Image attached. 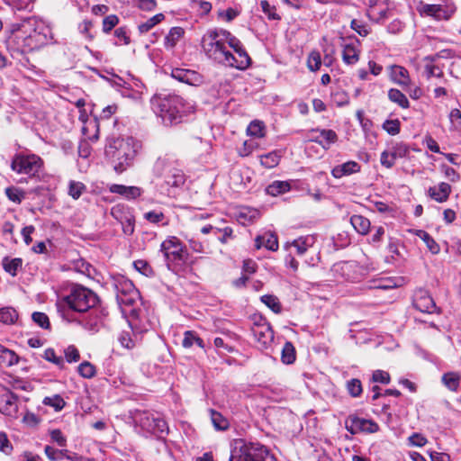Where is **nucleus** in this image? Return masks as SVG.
<instances>
[{"mask_svg": "<svg viewBox=\"0 0 461 461\" xmlns=\"http://www.w3.org/2000/svg\"><path fill=\"white\" fill-rule=\"evenodd\" d=\"M202 46L209 59L226 67L245 69L250 64L240 41L226 30H209L203 36Z\"/></svg>", "mask_w": 461, "mask_h": 461, "instance_id": "1", "label": "nucleus"}, {"mask_svg": "<svg viewBox=\"0 0 461 461\" xmlns=\"http://www.w3.org/2000/svg\"><path fill=\"white\" fill-rule=\"evenodd\" d=\"M150 103L154 113L167 126L179 123L185 113L184 99L176 95L157 94Z\"/></svg>", "mask_w": 461, "mask_h": 461, "instance_id": "2", "label": "nucleus"}, {"mask_svg": "<svg viewBox=\"0 0 461 461\" xmlns=\"http://www.w3.org/2000/svg\"><path fill=\"white\" fill-rule=\"evenodd\" d=\"M136 145L133 138H126L117 139L108 146L105 152L117 173H122L131 165L137 152Z\"/></svg>", "mask_w": 461, "mask_h": 461, "instance_id": "3", "label": "nucleus"}, {"mask_svg": "<svg viewBox=\"0 0 461 461\" xmlns=\"http://www.w3.org/2000/svg\"><path fill=\"white\" fill-rule=\"evenodd\" d=\"M9 35L5 40L6 49L13 59H18L33 50L28 36L25 34L20 22L12 23L8 27Z\"/></svg>", "mask_w": 461, "mask_h": 461, "instance_id": "4", "label": "nucleus"}, {"mask_svg": "<svg viewBox=\"0 0 461 461\" xmlns=\"http://www.w3.org/2000/svg\"><path fill=\"white\" fill-rule=\"evenodd\" d=\"M63 301L70 310L85 312L95 306L98 303V297L91 290L82 285H76L72 287L69 294Z\"/></svg>", "mask_w": 461, "mask_h": 461, "instance_id": "5", "label": "nucleus"}, {"mask_svg": "<svg viewBox=\"0 0 461 461\" xmlns=\"http://www.w3.org/2000/svg\"><path fill=\"white\" fill-rule=\"evenodd\" d=\"M25 34L28 36L33 50L49 43L51 40V30L42 21L29 17L20 22Z\"/></svg>", "mask_w": 461, "mask_h": 461, "instance_id": "6", "label": "nucleus"}, {"mask_svg": "<svg viewBox=\"0 0 461 461\" xmlns=\"http://www.w3.org/2000/svg\"><path fill=\"white\" fill-rule=\"evenodd\" d=\"M232 453L229 461H276L268 449L258 443H242L236 454Z\"/></svg>", "mask_w": 461, "mask_h": 461, "instance_id": "7", "label": "nucleus"}, {"mask_svg": "<svg viewBox=\"0 0 461 461\" xmlns=\"http://www.w3.org/2000/svg\"><path fill=\"white\" fill-rule=\"evenodd\" d=\"M42 160L40 157L32 155L17 154L14 157L11 168L18 174L34 176L41 169Z\"/></svg>", "mask_w": 461, "mask_h": 461, "instance_id": "8", "label": "nucleus"}, {"mask_svg": "<svg viewBox=\"0 0 461 461\" xmlns=\"http://www.w3.org/2000/svg\"><path fill=\"white\" fill-rule=\"evenodd\" d=\"M155 169L159 172L167 186L178 187L185 183V175L182 170L171 167L164 159L156 162Z\"/></svg>", "mask_w": 461, "mask_h": 461, "instance_id": "9", "label": "nucleus"}, {"mask_svg": "<svg viewBox=\"0 0 461 461\" xmlns=\"http://www.w3.org/2000/svg\"><path fill=\"white\" fill-rule=\"evenodd\" d=\"M419 12L422 16H429L435 20H448L456 11V7L452 2L444 5L420 4Z\"/></svg>", "mask_w": 461, "mask_h": 461, "instance_id": "10", "label": "nucleus"}, {"mask_svg": "<svg viewBox=\"0 0 461 461\" xmlns=\"http://www.w3.org/2000/svg\"><path fill=\"white\" fill-rule=\"evenodd\" d=\"M160 251L167 263L169 261L184 260L185 258V246L175 236H169L161 243Z\"/></svg>", "mask_w": 461, "mask_h": 461, "instance_id": "11", "label": "nucleus"}, {"mask_svg": "<svg viewBox=\"0 0 461 461\" xmlns=\"http://www.w3.org/2000/svg\"><path fill=\"white\" fill-rule=\"evenodd\" d=\"M345 427L351 434H357L359 432L375 433L379 429L378 424L374 420L359 418L355 415H350L346 419Z\"/></svg>", "mask_w": 461, "mask_h": 461, "instance_id": "12", "label": "nucleus"}, {"mask_svg": "<svg viewBox=\"0 0 461 461\" xmlns=\"http://www.w3.org/2000/svg\"><path fill=\"white\" fill-rule=\"evenodd\" d=\"M251 332L261 349L267 348L274 339V331L270 324L265 321L255 322Z\"/></svg>", "mask_w": 461, "mask_h": 461, "instance_id": "13", "label": "nucleus"}, {"mask_svg": "<svg viewBox=\"0 0 461 461\" xmlns=\"http://www.w3.org/2000/svg\"><path fill=\"white\" fill-rule=\"evenodd\" d=\"M413 305L420 312L426 313H434L438 310L433 298L426 291L416 293Z\"/></svg>", "mask_w": 461, "mask_h": 461, "instance_id": "14", "label": "nucleus"}, {"mask_svg": "<svg viewBox=\"0 0 461 461\" xmlns=\"http://www.w3.org/2000/svg\"><path fill=\"white\" fill-rule=\"evenodd\" d=\"M357 265L354 261H345L335 264L333 270L343 278L355 282L358 279Z\"/></svg>", "mask_w": 461, "mask_h": 461, "instance_id": "15", "label": "nucleus"}, {"mask_svg": "<svg viewBox=\"0 0 461 461\" xmlns=\"http://www.w3.org/2000/svg\"><path fill=\"white\" fill-rule=\"evenodd\" d=\"M17 396L7 392L0 398V411L7 416H14L17 413Z\"/></svg>", "mask_w": 461, "mask_h": 461, "instance_id": "16", "label": "nucleus"}, {"mask_svg": "<svg viewBox=\"0 0 461 461\" xmlns=\"http://www.w3.org/2000/svg\"><path fill=\"white\" fill-rule=\"evenodd\" d=\"M113 288L116 293V299H119L125 295H134L135 292L138 291L133 283L125 278L124 276H120L113 281Z\"/></svg>", "mask_w": 461, "mask_h": 461, "instance_id": "17", "label": "nucleus"}, {"mask_svg": "<svg viewBox=\"0 0 461 461\" xmlns=\"http://www.w3.org/2000/svg\"><path fill=\"white\" fill-rule=\"evenodd\" d=\"M173 78L188 85H196L200 82V76L194 70L174 68L171 72Z\"/></svg>", "mask_w": 461, "mask_h": 461, "instance_id": "18", "label": "nucleus"}, {"mask_svg": "<svg viewBox=\"0 0 461 461\" xmlns=\"http://www.w3.org/2000/svg\"><path fill=\"white\" fill-rule=\"evenodd\" d=\"M316 241V239L312 235L302 236L295 239L291 243L287 242L285 248L294 247L296 249V253L300 256L303 255L309 248H312Z\"/></svg>", "mask_w": 461, "mask_h": 461, "instance_id": "19", "label": "nucleus"}, {"mask_svg": "<svg viewBox=\"0 0 461 461\" xmlns=\"http://www.w3.org/2000/svg\"><path fill=\"white\" fill-rule=\"evenodd\" d=\"M360 165L356 161H348L341 165L334 167L331 170V175L335 178H341L345 176H349L360 171Z\"/></svg>", "mask_w": 461, "mask_h": 461, "instance_id": "20", "label": "nucleus"}, {"mask_svg": "<svg viewBox=\"0 0 461 461\" xmlns=\"http://www.w3.org/2000/svg\"><path fill=\"white\" fill-rule=\"evenodd\" d=\"M389 76L392 81L400 86H408L410 83L408 70L398 65L389 67Z\"/></svg>", "mask_w": 461, "mask_h": 461, "instance_id": "21", "label": "nucleus"}, {"mask_svg": "<svg viewBox=\"0 0 461 461\" xmlns=\"http://www.w3.org/2000/svg\"><path fill=\"white\" fill-rule=\"evenodd\" d=\"M255 246L258 249L261 247H265L271 251H276L278 249L277 236L272 232L259 235L255 240Z\"/></svg>", "mask_w": 461, "mask_h": 461, "instance_id": "22", "label": "nucleus"}, {"mask_svg": "<svg viewBox=\"0 0 461 461\" xmlns=\"http://www.w3.org/2000/svg\"><path fill=\"white\" fill-rule=\"evenodd\" d=\"M109 190L113 194H118L127 199H135L139 197L142 191L137 186H126L123 185L113 184L109 187Z\"/></svg>", "mask_w": 461, "mask_h": 461, "instance_id": "23", "label": "nucleus"}, {"mask_svg": "<svg viewBox=\"0 0 461 461\" xmlns=\"http://www.w3.org/2000/svg\"><path fill=\"white\" fill-rule=\"evenodd\" d=\"M360 50L354 43H347L343 45L342 59L347 65H355L358 62Z\"/></svg>", "mask_w": 461, "mask_h": 461, "instance_id": "24", "label": "nucleus"}, {"mask_svg": "<svg viewBox=\"0 0 461 461\" xmlns=\"http://www.w3.org/2000/svg\"><path fill=\"white\" fill-rule=\"evenodd\" d=\"M451 192V186L447 183H440L438 186L429 187V195L438 203L446 202Z\"/></svg>", "mask_w": 461, "mask_h": 461, "instance_id": "25", "label": "nucleus"}, {"mask_svg": "<svg viewBox=\"0 0 461 461\" xmlns=\"http://www.w3.org/2000/svg\"><path fill=\"white\" fill-rule=\"evenodd\" d=\"M139 299V292L136 291L135 294L131 295H125L122 296L117 300L118 304L120 305L122 312L124 314L130 313L132 315L137 314V311L135 309V304L137 303V301Z\"/></svg>", "mask_w": 461, "mask_h": 461, "instance_id": "26", "label": "nucleus"}, {"mask_svg": "<svg viewBox=\"0 0 461 461\" xmlns=\"http://www.w3.org/2000/svg\"><path fill=\"white\" fill-rule=\"evenodd\" d=\"M315 131L320 133V135L316 137L315 141L320 143L326 149L338 140L336 132L332 130H316Z\"/></svg>", "mask_w": 461, "mask_h": 461, "instance_id": "27", "label": "nucleus"}, {"mask_svg": "<svg viewBox=\"0 0 461 461\" xmlns=\"http://www.w3.org/2000/svg\"><path fill=\"white\" fill-rule=\"evenodd\" d=\"M350 223L356 231L361 235H366L370 230V221L362 215H353L350 217Z\"/></svg>", "mask_w": 461, "mask_h": 461, "instance_id": "28", "label": "nucleus"}, {"mask_svg": "<svg viewBox=\"0 0 461 461\" xmlns=\"http://www.w3.org/2000/svg\"><path fill=\"white\" fill-rule=\"evenodd\" d=\"M290 188L289 182L276 180L267 186L266 192L269 195L276 196L288 192Z\"/></svg>", "mask_w": 461, "mask_h": 461, "instance_id": "29", "label": "nucleus"}, {"mask_svg": "<svg viewBox=\"0 0 461 461\" xmlns=\"http://www.w3.org/2000/svg\"><path fill=\"white\" fill-rule=\"evenodd\" d=\"M185 31L181 27H173L165 38V47L173 49L179 40L184 36Z\"/></svg>", "mask_w": 461, "mask_h": 461, "instance_id": "30", "label": "nucleus"}, {"mask_svg": "<svg viewBox=\"0 0 461 461\" xmlns=\"http://www.w3.org/2000/svg\"><path fill=\"white\" fill-rule=\"evenodd\" d=\"M18 363V356L4 346L0 345V366H11Z\"/></svg>", "mask_w": 461, "mask_h": 461, "instance_id": "31", "label": "nucleus"}, {"mask_svg": "<svg viewBox=\"0 0 461 461\" xmlns=\"http://www.w3.org/2000/svg\"><path fill=\"white\" fill-rule=\"evenodd\" d=\"M460 375L456 372H447L445 373L442 377L441 381L443 384L448 388L451 391H457L460 384Z\"/></svg>", "mask_w": 461, "mask_h": 461, "instance_id": "32", "label": "nucleus"}, {"mask_svg": "<svg viewBox=\"0 0 461 461\" xmlns=\"http://www.w3.org/2000/svg\"><path fill=\"white\" fill-rule=\"evenodd\" d=\"M2 265L7 273L15 276L17 275V271L22 268L23 260L20 258H9L8 257H5L3 258Z\"/></svg>", "mask_w": 461, "mask_h": 461, "instance_id": "33", "label": "nucleus"}, {"mask_svg": "<svg viewBox=\"0 0 461 461\" xmlns=\"http://www.w3.org/2000/svg\"><path fill=\"white\" fill-rule=\"evenodd\" d=\"M211 420L216 430L224 431L229 429V420L220 412L210 410Z\"/></svg>", "mask_w": 461, "mask_h": 461, "instance_id": "34", "label": "nucleus"}, {"mask_svg": "<svg viewBox=\"0 0 461 461\" xmlns=\"http://www.w3.org/2000/svg\"><path fill=\"white\" fill-rule=\"evenodd\" d=\"M388 98L391 102L397 104L402 108H408L410 103L406 95L402 93L399 89L392 88L388 91Z\"/></svg>", "mask_w": 461, "mask_h": 461, "instance_id": "35", "label": "nucleus"}, {"mask_svg": "<svg viewBox=\"0 0 461 461\" xmlns=\"http://www.w3.org/2000/svg\"><path fill=\"white\" fill-rule=\"evenodd\" d=\"M164 19L165 15L163 14H158L148 19L146 22L140 23L138 25V30L140 33H146Z\"/></svg>", "mask_w": 461, "mask_h": 461, "instance_id": "36", "label": "nucleus"}, {"mask_svg": "<svg viewBox=\"0 0 461 461\" xmlns=\"http://www.w3.org/2000/svg\"><path fill=\"white\" fill-rule=\"evenodd\" d=\"M281 359H282V362L286 365H290L294 362L295 348L292 342L287 341L285 343L283 349H282Z\"/></svg>", "mask_w": 461, "mask_h": 461, "instance_id": "37", "label": "nucleus"}, {"mask_svg": "<svg viewBox=\"0 0 461 461\" xmlns=\"http://www.w3.org/2000/svg\"><path fill=\"white\" fill-rule=\"evenodd\" d=\"M18 318V313L12 307H3L0 309V321L5 324H13Z\"/></svg>", "mask_w": 461, "mask_h": 461, "instance_id": "38", "label": "nucleus"}, {"mask_svg": "<svg viewBox=\"0 0 461 461\" xmlns=\"http://www.w3.org/2000/svg\"><path fill=\"white\" fill-rule=\"evenodd\" d=\"M280 156L277 152L273 151L260 156V163L267 168H273L278 165Z\"/></svg>", "mask_w": 461, "mask_h": 461, "instance_id": "39", "label": "nucleus"}, {"mask_svg": "<svg viewBox=\"0 0 461 461\" xmlns=\"http://www.w3.org/2000/svg\"><path fill=\"white\" fill-rule=\"evenodd\" d=\"M261 302L270 308L275 313H279L282 307L278 298L272 294H265L260 298Z\"/></svg>", "mask_w": 461, "mask_h": 461, "instance_id": "40", "label": "nucleus"}, {"mask_svg": "<svg viewBox=\"0 0 461 461\" xmlns=\"http://www.w3.org/2000/svg\"><path fill=\"white\" fill-rule=\"evenodd\" d=\"M249 135L256 138H262L265 135V126L262 122L253 121L247 128Z\"/></svg>", "mask_w": 461, "mask_h": 461, "instance_id": "41", "label": "nucleus"}, {"mask_svg": "<svg viewBox=\"0 0 461 461\" xmlns=\"http://www.w3.org/2000/svg\"><path fill=\"white\" fill-rule=\"evenodd\" d=\"M43 404L51 406L56 411H61L65 406V401L59 394L45 397L42 401Z\"/></svg>", "mask_w": 461, "mask_h": 461, "instance_id": "42", "label": "nucleus"}, {"mask_svg": "<svg viewBox=\"0 0 461 461\" xmlns=\"http://www.w3.org/2000/svg\"><path fill=\"white\" fill-rule=\"evenodd\" d=\"M6 5L17 10H32L34 0H4Z\"/></svg>", "mask_w": 461, "mask_h": 461, "instance_id": "43", "label": "nucleus"}, {"mask_svg": "<svg viewBox=\"0 0 461 461\" xmlns=\"http://www.w3.org/2000/svg\"><path fill=\"white\" fill-rule=\"evenodd\" d=\"M347 390L352 397H358L362 393V384L359 379L352 378L347 382Z\"/></svg>", "mask_w": 461, "mask_h": 461, "instance_id": "44", "label": "nucleus"}, {"mask_svg": "<svg viewBox=\"0 0 461 461\" xmlns=\"http://www.w3.org/2000/svg\"><path fill=\"white\" fill-rule=\"evenodd\" d=\"M321 65V58L318 51H312L307 59V67L311 71H317Z\"/></svg>", "mask_w": 461, "mask_h": 461, "instance_id": "45", "label": "nucleus"}, {"mask_svg": "<svg viewBox=\"0 0 461 461\" xmlns=\"http://www.w3.org/2000/svg\"><path fill=\"white\" fill-rule=\"evenodd\" d=\"M85 189L86 186L83 183L71 180L68 185V194L73 199H78Z\"/></svg>", "mask_w": 461, "mask_h": 461, "instance_id": "46", "label": "nucleus"}, {"mask_svg": "<svg viewBox=\"0 0 461 461\" xmlns=\"http://www.w3.org/2000/svg\"><path fill=\"white\" fill-rule=\"evenodd\" d=\"M32 321L42 329H50V323L49 317L46 313L41 312H35L32 315Z\"/></svg>", "mask_w": 461, "mask_h": 461, "instance_id": "47", "label": "nucleus"}, {"mask_svg": "<svg viewBox=\"0 0 461 461\" xmlns=\"http://www.w3.org/2000/svg\"><path fill=\"white\" fill-rule=\"evenodd\" d=\"M420 237L426 243L427 248L432 254H438L440 250L438 244L426 231H420Z\"/></svg>", "mask_w": 461, "mask_h": 461, "instance_id": "48", "label": "nucleus"}, {"mask_svg": "<svg viewBox=\"0 0 461 461\" xmlns=\"http://www.w3.org/2000/svg\"><path fill=\"white\" fill-rule=\"evenodd\" d=\"M78 373L85 378H92L95 375V368L91 363L85 361L78 366Z\"/></svg>", "mask_w": 461, "mask_h": 461, "instance_id": "49", "label": "nucleus"}, {"mask_svg": "<svg viewBox=\"0 0 461 461\" xmlns=\"http://www.w3.org/2000/svg\"><path fill=\"white\" fill-rule=\"evenodd\" d=\"M121 224L125 235L130 236L134 232L135 219L131 213H128Z\"/></svg>", "mask_w": 461, "mask_h": 461, "instance_id": "50", "label": "nucleus"}, {"mask_svg": "<svg viewBox=\"0 0 461 461\" xmlns=\"http://www.w3.org/2000/svg\"><path fill=\"white\" fill-rule=\"evenodd\" d=\"M119 23V18L115 14H110L103 20V32H110Z\"/></svg>", "mask_w": 461, "mask_h": 461, "instance_id": "51", "label": "nucleus"}, {"mask_svg": "<svg viewBox=\"0 0 461 461\" xmlns=\"http://www.w3.org/2000/svg\"><path fill=\"white\" fill-rule=\"evenodd\" d=\"M43 357L47 361L54 363L55 365H57L60 368H62L64 366V360H63L62 357L56 356L55 351H54L53 348H47L44 351Z\"/></svg>", "mask_w": 461, "mask_h": 461, "instance_id": "52", "label": "nucleus"}, {"mask_svg": "<svg viewBox=\"0 0 461 461\" xmlns=\"http://www.w3.org/2000/svg\"><path fill=\"white\" fill-rule=\"evenodd\" d=\"M5 194L9 200L16 203H20L24 197L23 192L16 187L6 188Z\"/></svg>", "mask_w": 461, "mask_h": 461, "instance_id": "53", "label": "nucleus"}, {"mask_svg": "<svg viewBox=\"0 0 461 461\" xmlns=\"http://www.w3.org/2000/svg\"><path fill=\"white\" fill-rule=\"evenodd\" d=\"M383 129L391 135H396L400 132V122L398 120H386L383 124Z\"/></svg>", "mask_w": 461, "mask_h": 461, "instance_id": "54", "label": "nucleus"}, {"mask_svg": "<svg viewBox=\"0 0 461 461\" xmlns=\"http://www.w3.org/2000/svg\"><path fill=\"white\" fill-rule=\"evenodd\" d=\"M260 6L262 11L271 20H279L280 16L276 13V7L271 5L267 1H261Z\"/></svg>", "mask_w": 461, "mask_h": 461, "instance_id": "55", "label": "nucleus"}, {"mask_svg": "<svg viewBox=\"0 0 461 461\" xmlns=\"http://www.w3.org/2000/svg\"><path fill=\"white\" fill-rule=\"evenodd\" d=\"M152 423H149L148 427L149 429H152L157 432H164L167 430V422L160 418H152Z\"/></svg>", "mask_w": 461, "mask_h": 461, "instance_id": "56", "label": "nucleus"}, {"mask_svg": "<svg viewBox=\"0 0 461 461\" xmlns=\"http://www.w3.org/2000/svg\"><path fill=\"white\" fill-rule=\"evenodd\" d=\"M131 213L128 208H124L121 205H116L112 208L111 214L114 219H116L120 223L126 218V215Z\"/></svg>", "mask_w": 461, "mask_h": 461, "instance_id": "57", "label": "nucleus"}, {"mask_svg": "<svg viewBox=\"0 0 461 461\" xmlns=\"http://www.w3.org/2000/svg\"><path fill=\"white\" fill-rule=\"evenodd\" d=\"M45 455L50 461H57L58 459H60V455H65L68 450H58L50 446H46L44 448Z\"/></svg>", "mask_w": 461, "mask_h": 461, "instance_id": "58", "label": "nucleus"}, {"mask_svg": "<svg viewBox=\"0 0 461 461\" xmlns=\"http://www.w3.org/2000/svg\"><path fill=\"white\" fill-rule=\"evenodd\" d=\"M391 152L393 154L394 160H396V158H398L405 157L408 154L409 149L405 144L397 143L394 146H393Z\"/></svg>", "mask_w": 461, "mask_h": 461, "instance_id": "59", "label": "nucleus"}, {"mask_svg": "<svg viewBox=\"0 0 461 461\" xmlns=\"http://www.w3.org/2000/svg\"><path fill=\"white\" fill-rule=\"evenodd\" d=\"M372 380L375 383H381L384 384H387L390 383V375L385 371L376 370L373 373Z\"/></svg>", "mask_w": 461, "mask_h": 461, "instance_id": "60", "label": "nucleus"}, {"mask_svg": "<svg viewBox=\"0 0 461 461\" xmlns=\"http://www.w3.org/2000/svg\"><path fill=\"white\" fill-rule=\"evenodd\" d=\"M144 218L151 223H158L165 219V215L159 211H150L144 213Z\"/></svg>", "mask_w": 461, "mask_h": 461, "instance_id": "61", "label": "nucleus"}, {"mask_svg": "<svg viewBox=\"0 0 461 461\" xmlns=\"http://www.w3.org/2000/svg\"><path fill=\"white\" fill-rule=\"evenodd\" d=\"M425 72L427 73L428 77H441L443 76L442 69L438 66L433 64L432 62L426 64Z\"/></svg>", "mask_w": 461, "mask_h": 461, "instance_id": "62", "label": "nucleus"}, {"mask_svg": "<svg viewBox=\"0 0 461 461\" xmlns=\"http://www.w3.org/2000/svg\"><path fill=\"white\" fill-rule=\"evenodd\" d=\"M65 357L68 362H77L79 360L80 355L77 348L75 346H68L65 351Z\"/></svg>", "mask_w": 461, "mask_h": 461, "instance_id": "63", "label": "nucleus"}, {"mask_svg": "<svg viewBox=\"0 0 461 461\" xmlns=\"http://www.w3.org/2000/svg\"><path fill=\"white\" fill-rule=\"evenodd\" d=\"M351 29L357 32L360 36H366L369 34V30L366 25L362 22L353 19L350 23Z\"/></svg>", "mask_w": 461, "mask_h": 461, "instance_id": "64", "label": "nucleus"}]
</instances>
